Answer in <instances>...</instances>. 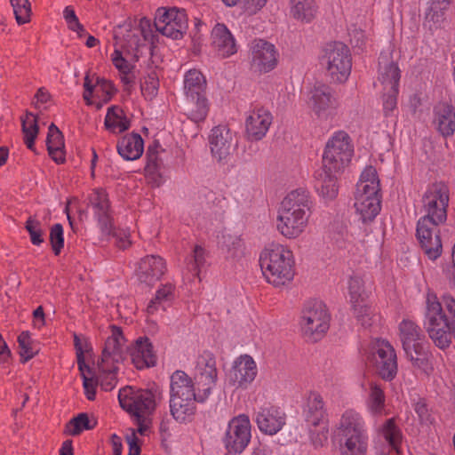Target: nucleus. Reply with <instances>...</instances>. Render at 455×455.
Returning <instances> with one entry per match:
<instances>
[{
  "instance_id": "nucleus-54",
  "label": "nucleus",
  "mask_w": 455,
  "mask_h": 455,
  "mask_svg": "<svg viewBox=\"0 0 455 455\" xmlns=\"http://www.w3.org/2000/svg\"><path fill=\"white\" fill-rule=\"evenodd\" d=\"M16 21L19 25L30 21L31 4L28 0H11Z\"/></svg>"
},
{
  "instance_id": "nucleus-45",
  "label": "nucleus",
  "mask_w": 455,
  "mask_h": 455,
  "mask_svg": "<svg viewBox=\"0 0 455 455\" xmlns=\"http://www.w3.org/2000/svg\"><path fill=\"white\" fill-rule=\"evenodd\" d=\"M400 77V69L396 63L389 61L383 65L379 62V80L384 85V90L395 85L399 87Z\"/></svg>"
},
{
  "instance_id": "nucleus-25",
  "label": "nucleus",
  "mask_w": 455,
  "mask_h": 455,
  "mask_svg": "<svg viewBox=\"0 0 455 455\" xmlns=\"http://www.w3.org/2000/svg\"><path fill=\"white\" fill-rule=\"evenodd\" d=\"M130 356L132 364L138 370L149 368L156 363V355L148 338H139L135 341L130 348Z\"/></svg>"
},
{
  "instance_id": "nucleus-43",
  "label": "nucleus",
  "mask_w": 455,
  "mask_h": 455,
  "mask_svg": "<svg viewBox=\"0 0 455 455\" xmlns=\"http://www.w3.org/2000/svg\"><path fill=\"white\" fill-rule=\"evenodd\" d=\"M104 124L106 128L113 132H123L130 126V122L124 116L122 108L116 106L108 108Z\"/></svg>"
},
{
  "instance_id": "nucleus-38",
  "label": "nucleus",
  "mask_w": 455,
  "mask_h": 455,
  "mask_svg": "<svg viewBox=\"0 0 455 455\" xmlns=\"http://www.w3.org/2000/svg\"><path fill=\"white\" fill-rule=\"evenodd\" d=\"M46 146L50 156L56 164L64 163L63 136L59 128L53 124H52L48 129Z\"/></svg>"
},
{
  "instance_id": "nucleus-9",
  "label": "nucleus",
  "mask_w": 455,
  "mask_h": 455,
  "mask_svg": "<svg viewBox=\"0 0 455 455\" xmlns=\"http://www.w3.org/2000/svg\"><path fill=\"white\" fill-rule=\"evenodd\" d=\"M331 316L324 304L321 301L307 302L301 313L300 330L303 337L316 342L322 339L330 328Z\"/></svg>"
},
{
  "instance_id": "nucleus-29",
  "label": "nucleus",
  "mask_w": 455,
  "mask_h": 455,
  "mask_svg": "<svg viewBox=\"0 0 455 455\" xmlns=\"http://www.w3.org/2000/svg\"><path fill=\"white\" fill-rule=\"evenodd\" d=\"M433 124L443 136L449 137L455 132V112L447 103H439L434 108Z\"/></svg>"
},
{
  "instance_id": "nucleus-28",
  "label": "nucleus",
  "mask_w": 455,
  "mask_h": 455,
  "mask_svg": "<svg viewBox=\"0 0 455 455\" xmlns=\"http://www.w3.org/2000/svg\"><path fill=\"white\" fill-rule=\"evenodd\" d=\"M354 206L363 222L371 221L380 212L381 196L355 193Z\"/></svg>"
},
{
  "instance_id": "nucleus-64",
  "label": "nucleus",
  "mask_w": 455,
  "mask_h": 455,
  "mask_svg": "<svg viewBox=\"0 0 455 455\" xmlns=\"http://www.w3.org/2000/svg\"><path fill=\"white\" fill-rule=\"evenodd\" d=\"M126 440L129 445L128 455H140V447L138 443L139 440L135 433L133 432L131 436H127Z\"/></svg>"
},
{
  "instance_id": "nucleus-61",
  "label": "nucleus",
  "mask_w": 455,
  "mask_h": 455,
  "mask_svg": "<svg viewBox=\"0 0 455 455\" xmlns=\"http://www.w3.org/2000/svg\"><path fill=\"white\" fill-rule=\"evenodd\" d=\"M74 345L76 351L77 363L79 365V369L83 370L84 362V353L86 350L87 344L85 341H83L78 335L74 334Z\"/></svg>"
},
{
  "instance_id": "nucleus-36",
  "label": "nucleus",
  "mask_w": 455,
  "mask_h": 455,
  "mask_svg": "<svg viewBox=\"0 0 455 455\" xmlns=\"http://www.w3.org/2000/svg\"><path fill=\"white\" fill-rule=\"evenodd\" d=\"M317 11L315 0H290V13L299 21L310 23L315 18Z\"/></svg>"
},
{
  "instance_id": "nucleus-12",
  "label": "nucleus",
  "mask_w": 455,
  "mask_h": 455,
  "mask_svg": "<svg viewBox=\"0 0 455 455\" xmlns=\"http://www.w3.org/2000/svg\"><path fill=\"white\" fill-rule=\"evenodd\" d=\"M251 438V425L246 414L232 418L226 427L221 441L228 454H241Z\"/></svg>"
},
{
  "instance_id": "nucleus-49",
  "label": "nucleus",
  "mask_w": 455,
  "mask_h": 455,
  "mask_svg": "<svg viewBox=\"0 0 455 455\" xmlns=\"http://www.w3.org/2000/svg\"><path fill=\"white\" fill-rule=\"evenodd\" d=\"M147 164L145 172L148 182L154 187H160L164 183V178L158 172V156L156 152H152L150 148L147 151Z\"/></svg>"
},
{
  "instance_id": "nucleus-7",
  "label": "nucleus",
  "mask_w": 455,
  "mask_h": 455,
  "mask_svg": "<svg viewBox=\"0 0 455 455\" xmlns=\"http://www.w3.org/2000/svg\"><path fill=\"white\" fill-rule=\"evenodd\" d=\"M163 399V390L156 386L147 389L126 386L118 393L120 406L131 417L153 414Z\"/></svg>"
},
{
  "instance_id": "nucleus-11",
  "label": "nucleus",
  "mask_w": 455,
  "mask_h": 455,
  "mask_svg": "<svg viewBox=\"0 0 455 455\" xmlns=\"http://www.w3.org/2000/svg\"><path fill=\"white\" fill-rule=\"evenodd\" d=\"M303 414L308 425L319 427L316 433L310 430L312 444L315 448L323 447L328 440L329 428L323 401L318 393L311 392L308 395Z\"/></svg>"
},
{
  "instance_id": "nucleus-5",
  "label": "nucleus",
  "mask_w": 455,
  "mask_h": 455,
  "mask_svg": "<svg viewBox=\"0 0 455 455\" xmlns=\"http://www.w3.org/2000/svg\"><path fill=\"white\" fill-rule=\"evenodd\" d=\"M259 265L267 282L275 287L286 285L294 277L293 252L285 245L272 243L266 247L260 252Z\"/></svg>"
},
{
  "instance_id": "nucleus-23",
  "label": "nucleus",
  "mask_w": 455,
  "mask_h": 455,
  "mask_svg": "<svg viewBox=\"0 0 455 455\" xmlns=\"http://www.w3.org/2000/svg\"><path fill=\"white\" fill-rule=\"evenodd\" d=\"M209 145L212 156L218 162L226 160L235 146L234 133L228 125H217L211 130Z\"/></svg>"
},
{
  "instance_id": "nucleus-31",
  "label": "nucleus",
  "mask_w": 455,
  "mask_h": 455,
  "mask_svg": "<svg viewBox=\"0 0 455 455\" xmlns=\"http://www.w3.org/2000/svg\"><path fill=\"white\" fill-rule=\"evenodd\" d=\"M403 345L406 357L414 367L425 369L428 361V344L424 337L423 340H411Z\"/></svg>"
},
{
  "instance_id": "nucleus-27",
  "label": "nucleus",
  "mask_w": 455,
  "mask_h": 455,
  "mask_svg": "<svg viewBox=\"0 0 455 455\" xmlns=\"http://www.w3.org/2000/svg\"><path fill=\"white\" fill-rule=\"evenodd\" d=\"M339 437L368 435L363 416L355 410H347L341 415L339 423Z\"/></svg>"
},
{
  "instance_id": "nucleus-56",
  "label": "nucleus",
  "mask_w": 455,
  "mask_h": 455,
  "mask_svg": "<svg viewBox=\"0 0 455 455\" xmlns=\"http://www.w3.org/2000/svg\"><path fill=\"white\" fill-rule=\"evenodd\" d=\"M49 239L54 254L58 256L64 247V233L61 224L56 223L51 228Z\"/></svg>"
},
{
  "instance_id": "nucleus-42",
  "label": "nucleus",
  "mask_w": 455,
  "mask_h": 455,
  "mask_svg": "<svg viewBox=\"0 0 455 455\" xmlns=\"http://www.w3.org/2000/svg\"><path fill=\"white\" fill-rule=\"evenodd\" d=\"M117 370V364L98 363L97 383L104 391H111L116 386Z\"/></svg>"
},
{
  "instance_id": "nucleus-3",
  "label": "nucleus",
  "mask_w": 455,
  "mask_h": 455,
  "mask_svg": "<svg viewBox=\"0 0 455 455\" xmlns=\"http://www.w3.org/2000/svg\"><path fill=\"white\" fill-rule=\"evenodd\" d=\"M312 201L309 193L299 188L290 192L281 202L277 211L276 228L287 239L302 235L311 216Z\"/></svg>"
},
{
  "instance_id": "nucleus-14",
  "label": "nucleus",
  "mask_w": 455,
  "mask_h": 455,
  "mask_svg": "<svg viewBox=\"0 0 455 455\" xmlns=\"http://www.w3.org/2000/svg\"><path fill=\"white\" fill-rule=\"evenodd\" d=\"M195 379L200 388L199 403H204L211 395L218 379L216 360L210 352H204L196 360Z\"/></svg>"
},
{
  "instance_id": "nucleus-33",
  "label": "nucleus",
  "mask_w": 455,
  "mask_h": 455,
  "mask_svg": "<svg viewBox=\"0 0 455 455\" xmlns=\"http://www.w3.org/2000/svg\"><path fill=\"white\" fill-rule=\"evenodd\" d=\"M175 284L172 283L161 284L156 290L155 296L148 304L147 313L154 315L159 309L165 310L175 299Z\"/></svg>"
},
{
  "instance_id": "nucleus-58",
  "label": "nucleus",
  "mask_w": 455,
  "mask_h": 455,
  "mask_svg": "<svg viewBox=\"0 0 455 455\" xmlns=\"http://www.w3.org/2000/svg\"><path fill=\"white\" fill-rule=\"evenodd\" d=\"M98 86H100L102 89L106 90L107 92H108L109 89H112L111 84L106 80L97 78V84H96V85H94V84H92V80L89 76H86L84 77V92L83 97H84V100L87 102V104L92 103L90 100L92 97L93 90L95 87H98Z\"/></svg>"
},
{
  "instance_id": "nucleus-39",
  "label": "nucleus",
  "mask_w": 455,
  "mask_h": 455,
  "mask_svg": "<svg viewBox=\"0 0 455 455\" xmlns=\"http://www.w3.org/2000/svg\"><path fill=\"white\" fill-rule=\"evenodd\" d=\"M206 80L197 69H190L184 76V91L187 99H194L204 95Z\"/></svg>"
},
{
  "instance_id": "nucleus-6",
  "label": "nucleus",
  "mask_w": 455,
  "mask_h": 455,
  "mask_svg": "<svg viewBox=\"0 0 455 455\" xmlns=\"http://www.w3.org/2000/svg\"><path fill=\"white\" fill-rule=\"evenodd\" d=\"M170 411L179 422H184L196 411L195 402H199L200 388L196 393L192 379L183 371L177 370L171 375Z\"/></svg>"
},
{
  "instance_id": "nucleus-21",
  "label": "nucleus",
  "mask_w": 455,
  "mask_h": 455,
  "mask_svg": "<svg viewBox=\"0 0 455 455\" xmlns=\"http://www.w3.org/2000/svg\"><path fill=\"white\" fill-rule=\"evenodd\" d=\"M167 264L159 255H147L138 262L135 275L140 283L152 286L166 273Z\"/></svg>"
},
{
  "instance_id": "nucleus-41",
  "label": "nucleus",
  "mask_w": 455,
  "mask_h": 455,
  "mask_svg": "<svg viewBox=\"0 0 455 455\" xmlns=\"http://www.w3.org/2000/svg\"><path fill=\"white\" fill-rule=\"evenodd\" d=\"M379 435L388 443L389 447L400 453V447L403 441V433L396 424L395 419H387L379 428Z\"/></svg>"
},
{
  "instance_id": "nucleus-62",
  "label": "nucleus",
  "mask_w": 455,
  "mask_h": 455,
  "mask_svg": "<svg viewBox=\"0 0 455 455\" xmlns=\"http://www.w3.org/2000/svg\"><path fill=\"white\" fill-rule=\"evenodd\" d=\"M353 308V314L357 321L363 325V319L365 315V312L368 310V304L365 301L351 303Z\"/></svg>"
},
{
  "instance_id": "nucleus-16",
  "label": "nucleus",
  "mask_w": 455,
  "mask_h": 455,
  "mask_svg": "<svg viewBox=\"0 0 455 455\" xmlns=\"http://www.w3.org/2000/svg\"><path fill=\"white\" fill-rule=\"evenodd\" d=\"M258 367L254 359L249 355H241L232 363L227 375V381L235 389L245 390L254 381Z\"/></svg>"
},
{
  "instance_id": "nucleus-59",
  "label": "nucleus",
  "mask_w": 455,
  "mask_h": 455,
  "mask_svg": "<svg viewBox=\"0 0 455 455\" xmlns=\"http://www.w3.org/2000/svg\"><path fill=\"white\" fill-rule=\"evenodd\" d=\"M159 89V80L156 73H150L141 84V91L146 98L153 99L156 96Z\"/></svg>"
},
{
  "instance_id": "nucleus-32",
  "label": "nucleus",
  "mask_w": 455,
  "mask_h": 455,
  "mask_svg": "<svg viewBox=\"0 0 455 455\" xmlns=\"http://www.w3.org/2000/svg\"><path fill=\"white\" fill-rule=\"evenodd\" d=\"M367 411L373 417L386 414V395L382 387L376 382H371L365 398Z\"/></svg>"
},
{
  "instance_id": "nucleus-48",
  "label": "nucleus",
  "mask_w": 455,
  "mask_h": 455,
  "mask_svg": "<svg viewBox=\"0 0 455 455\" xmlns=\"http://www.w3.org/2000/svg\"><path fill=\"white\" fill-rule=\"evenodd\" d=\"M20 355L27 362L39 352V344L31 338L29 331H22L18 336Z\"/></svg>"
},
{
  "instance_id": "nucleus-20",
  "label": "nucleus",
  "mask_w": 455,
  "mask_h": 455,
  "mask_svg": "<svg viewBox=\"0 0 455 455\" xmlns=\"http://www.w3.org/2000/svg\"><path fill=\"white\" fill-rule=\"evenodd\" d=\"M273 122L271 112L264 107H254L247 112L245 118V134L249 140H262Z\"/></svg>"
},
{
  "instance_id": "nucleus-26",
  "label": "nucleus",
  "mask_w": 455,
  "mask_h": 455,
  "mask_svg": "<svg viewBox=\"0 0 455 455\" xmlns=\"http://www.w3.org/2000/svg\"><path fill=\"white\" fill-rule=\"evenodd\" d=\"M212 45L221 58H228L237 52L235 40L228 28L218 23L212 31Z\"/></svg>"
},
{
  "instance_id": "nucleus-8",
  "label": "nucleus",
  "mask_w": 455,
  "mask_h": 455,
  "mask_svg": "<svg viewBox=\"0 0 455 455\" xmlns=\"http://www.w3.org/2000/svg\"><path fill=\"white\" fill-rule=\"evenodd\" d=\"M354 155L351 138L344 131L335 132L326 142L323 154V170L342 172Z\"/></svg>"
},
{
  "instance_id": "nucleus-2",
  "label": "nucleus",
  "mask_w": 455,
  "mask_h": 455,
  "mask_svg": "<svg viewBox=\"0 0 455 455\" xmlns=\"http://www.w3.org/2000/svg\"><path fill=\"white\" fill-rule=\"evenodd\" d=\"M425 328L434 344L445 349L455 338V299L450 294L442 297L427 293L426 299Z\"/></svg>"
},
{
  "instance_id": "nucleus-63",
  "label": "nucleus",
  "mask_w": 455,
  "mask_h": 455,
  "mask_svg": "<svg viewBox=\"0 0 455 455\" xmlns=\"http://www.w3.org/2000/svg\"><path fill=\"white\" fill-rule=\"evenodd\" d=\"M84 394L88 400L92 401L95 399L96 391H95V382L93 379H89L87 377H84Z\"/></svg>"
},
{
  "instance_id": "nucleus-19",
  "label": "nucleus",
  "mask_w": 455,
  "mask_h": 455,
  "mask_svg": "<svg viewBox=\"0 0 455 455\" xmlns=\"http://www.w3.org/2000/svg\"><path fill=\"white\" fill-rule=\"evenodd\" d=\"M307 104L320 119H328L334 116L338 108V101L331 89L325 84L314 86L309 92Z\"/></svg>"
},
{
  "instance_id": "nucleus-44",
  "label": "nucleus",
  "mask_w": 455,
  "mask_h": 455,
  "mask_svg": "<svg viewBox=\"0 0 455 455\" xmlns=\"http://www.w3.org/2000/svg\"><path fill=\"white\" fill-rule=\"evenodd\" d=\"M96 420L90 419L86 413H79L71 419L65 426V434L76 436L85 430H92L96 427Z\"/></svg>"
},
{
  "instance_id": "nucleus-55",
  "label": "nucleus",
  "mask_w": 455,
  "mask_h": 455,
  "mask_svg": "<svg viewBox=\"0 0 455 455\" xmlns=\"http://www.w3.org/2000/svg\"><path fill=\"white\" fill-rule=\"evenodd\" d=\"M451 5V0H431L427 12V16L434 22H442L444 20L445 12Z\"/></svg>"
},
{
  "instance_id": "nucleus-53",
  "label": "nucleus",
  "mask_w": 455,
  "mask_h": 455,
  "mask_svg": "<svg viewBox=\"0 0 455 455\" xmlns=\"http://www.w3.org/2000/svg\"><path fill=\"white\" fill-rule=\"evenodd\" d=\"M25 228L29 235L30 242L33 245L40 246L44 242V231L39 220L29 217L25 223Z\"/></svg>"
},
{
  "instance_id": "nucleus-35",
  "label": "nucleus",
  "mask_w": 455,
  "mask_h": 455,
  "mask_svg": "<svg viewBox=\"0 0 455 455\" xmlns=\"http://www.w3.org/2000/svg\"><path fill=\"white\" fill-rule=\"evenodd\" d=\"M369 435L339 437V455H367Z\"/></svg>"
},
{
  "instance_id": "nucleus-24",
  "label": "nucleus",
  "mask_w": 455,
  "mask_h": 455,
  "mask_svg": "<svg viewBox=\"0 0 455 455\" xmlns=\"http://www.w3.org/2000/svg\"><path fill=\"white\" fill-rule=\"evenodd\" d=\"M125 339L121 328L113 325L111 335L106 339L100 360L98 363L118 364L124 358Z\"/></svg>"
},
{
  "instance_id": "nucleus-60",
  "label": "nucleus",
  "mask_w": 455,
  "mask_h": 455,
  "mask_svg": "<svg viewBox=\"0 0 455 455\" xmlns=\"http://www.w3.org/2000/svg\"><path fill=\"white\" fill-rule=\"evenodd\" d=\"M153 414H145L140 416L132 417L138 426V433L141 435H146L151 425V416Z\"/></svg>"
},
{
  "instance_id": "nucleus-46",
  "label": "nucleus",
  "mask_w": 455,
  "mask_h": 455,
  "mask_svg": "<svg viewBox=\"0 0 455 455\" xmlns=\"http://www.w3.org/2000/svg\"><path fill=\"white\" fill-rule=\"evenodd\" d=\"M218 243L229 257H238L243 252V243L241 237L235 234L222 233Z\"/></svg>"
},
{
  "instance_id": "nucleus-15",
  "label": "nucleus",
  "mask_w": 455,
  "mask_h": 455,
  "mask_svg": "<svg viewBox=\"0 0 455 455\" xmlns=\"http://www.w3.org/2000/svg\"><path fill=\"white\" fill-rule=\"evenodd\" d=\"M371 361L379 375L392 380L397 373L396 354L393 346L385 339H377L371 347Z\"/></svg>"
},
{
  "instance_id": "nucleus-1",
  "label": "nucleus",
  "mask_w": 455,
  "mask_h": 455,
  "mask_svg": "<svg viewBox=\"0 0 455 455\" xmlns=\"http://www.w3.org/2000/svg\"><path fill=\"white\" fill-rule=\"evenodd\" d=\"M450 189L444 182L430 184L422 197L425 215L417 224V237L428 259L435 260L443 251L439 225L447 220Z\"/></svg>"
},
{
  "instance_id": "nucleus-30",
  "label": "nucleus",
  "mask_w": 455,
  "mask_h": 455,
  "mask_svg": "<svg viewBox=\"0 0 455 455\" xmlns=\"http://www.w3.org/2000/svg\"><path fill=\"white\" fill-rule=\"evenodd\" d=\"M117 152L124 159L133 161L139 159L144 151V141L138 133L124 136L117 142Z\"/></svg>"
},
{
  "instance_id": "nucleus-4",
  "label": "nucleus",
  "mask_w": 455,
  "mask_h": 455,
  "mask_svg": "<svg viewBox=\"0 0 455 455\" xmlns=\"http://www.w3.org/2000/svg\"><path fill=\"white\" fill-rule=\"evenodd\" d=\"M154 30L150 20L146 17L134 19L125 33L115 36V51L112 62L120 73H131V65L126 57L138 60L147 43H153Z\"/></svg>"
},
{
  "instance_id": "nucleus-13",
  "label": "nucleus",
  "mask_w": 455,
  "mask_h": 455,
  "mask_svg": "<svg viewBox=\"0 0 455 455\" xmlns=\"http://www.w3.org/2000/svg\"><path fill=\"white\" fill-rule=\"evenodd\" d=\"M154 27L167 37L180 39L188 29L187 14L184 10L177 8L158 9Z\"/></svg>"
},
{
  "instance_id": "nucleus-50",
  "label": "nucleus",
  "mask_w": 455,
  "mask_h": 455,
  "mask_svg": "<svg viewBox=\"0 0 455 455\" xmlns=\"http://www.w3.org/2000/svg\"><path fill=\"white\" fill-rule=\"evenodd\" d=\"M21 121L24 142L28 148L35 150V140L36 139L39 131L36 117L32 114H27L25 118Z\"/></svg>"
},
{
  "instance_id": "nucleus-40",
  "label": "nucleus",
  "mask_w": 455,
  "mask_h": 455,
  "mask_svg": "<svg viewBox=\"0 0 455 455\" xmlns=\"http://www.w3.org/2000/svg\"><path fill=\"white\" fill-rule=\"evenodd\" d=\"M207 252L201 245H196L192 253L186 259L184 276L191 280L199 277L201 268L206 263Z\"/></svg>"
},
{
  "instance_id": "nucleus-52",
  "label": "nucleus",
  "mask_w": 455,
  "mask_h": 455,
  "mask_svg": "<svg viewBox=\"0 0 455 455\" xmlns=\"http://www.w3.org/2000/svg\"><path fill=\"white\" fill-rule=\"evenodd\" d=\"M348 294L350 303L363 302L366 300V292L364 290V281L363 276L355 274L348 280Z\"/></svg>"
},
{
  "instance_id": "nucleus-37",
  "label": "nucleus",
  "mask_w": 455,
  "mask_h": 455,
  "mask_svg": "<svg viewBox=\"0 0 455 455\" xmlns=\"http://www.w3.org/2000/svg\"><path fill=\"white\" fill-rule=\"evenodd\" d=\"M380 191V181L376 169L371 165L367 166L361 173L355 193L381 196Z\"/></svg>"
},
{
  "instance_id": "nucleus-18",
  "label": "nucleus",
  "mask_w": 455,
  "mask_h": 455,
  "mask_svg": "<svg viewBox=\"0 0 455 455\" xmlns=\"http://www.w3.org/2000/svg\"><path fill=\"white\" fill-rule=\"evenodd\" d=\"M88 202L101 233L105 235L113 234L112 210L108 193L102 188L94 189L88 196Z\"/></svg>"
},
{
  "instance_id": "nucleus-51",
  "label": "nucleus",
  "mask_w": 455,
  "mask_h": 455,
  "mask_svg": "<svg viewBox=\"0 0 455 455\" xmlns=\"http://www.w3.org/2000/svg\"><path fill=\"white\" fill-rule=\"evenodd\" d=\"M191 104V108L188 110V117L196 122L204 121L208 115V103L205 95H198L194 99H187Z\"/></svg>"
},
{
  "instance_id": "nucleus-57",
  "label": "nucleus",
  "mask_w": 455,
  "mask_h": 455,
  "mask_svg": "<svg viewBox=\"0 0 455 455\" xmlns=\"http://www.w3.org/2000/svg\"><path fill=\"white\" fill-rule=\"evenodd\" d=\"M386 91L383 95V111L385 116H389L396 108L399 87L395 85Z\"/></svg>"
},
{
  "instance_id": "nucleus-22",
  "label": "nucleus",
  "mask_w": 455,
  "mask_h": 455,
  "mask_svg": "<svg viewBox=\"0 0 455 455\" xmlns=\"http://www.w3.org/2000/svg\"><path fill=\"white\" fill-rule=\"evenodd\" d=\"M254 420L261 433L273 435L286 424V414L279 407L264 406L255 412Z\"/></svg>"
},
{
  "instance_id": "nucleus-17",
  "label": "nucleus",
  "mask_w": 455,
  "mask_h": 455,
  "mask_svg": "<svg viewBox=\"0 0 455 455\" xmlns=\"http://www.w3.org/2000/svg\"><path fill=\"white\" fill-rule=\"evenodd\" d=\"M250 51L251 68L255 71L267 73L277 66L279 52L273 44L263 39H254Z\"/></svg>"
},
{
  "instance_id": "nucleus-10",
  "label": "nucleus",
  "mask_w": 455,
  "mask_h": 455,
  "mask_svg": "<svg viewBox=\"0 0 455 455\" xmlns=\"http://www.w3.org/2000/svg\"><path fill=\"white\" fill-rule=\"evenodd\" d=\"M327 75L335 83L346 82L352 69V55L349 48L341 42L327 44L321 59Z\"/></svg>"
},
{
  "instance_id": "nucleus-34",
  "label": "nucleus",
  "mask_w": 455,
  "mask_h": 455,
  "mask_svg": "<svg viewBox=\"0 0 455 455\" xmlns=\"http://www.w3.org/2000/svg\"><path fill=\"white\" fill-rule=\"evenodd\" d=\"M340 172H331L323 170L317 174L316 189L318 194L326 200H332L338 195V175Z\"/></svg>"
},
{
  "instance_id": "nucleus-47",
  "label": "nucleus",
  "mask_w": 455,
  "mask_h": 455,
  "mask_svg": "<svg viewBox=\"0 0 455 455\" xmlns=\"http://www.w3.org/2000/svg\"><path fill=\"white\" fill-rule=\"evenodd\" d=\"M399 338L402 344L411 342V340H423L425 334L421 328L410 319H403L399 323Z\"/></svg>"
}]
</instances>
